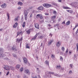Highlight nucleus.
Returning <instances> with one entry per match:
<instances>
[{"label": "nucleus", "instance_id": "47", "mask_svg": "<svg viewBox=\"0 0 78 78\" xmlns=\"http://www.w3.org/2000/svg\"><path fill=\"white\" fill-rule=\"evenodd\" d=\"M39 38L40 39H43V37L41 36L39 37Z\"/></svg>", "mask_w": 78, "mask_h": 78}, {"label": "nucleus", "instance_id": "20", "mask_svg": "<svg viewBox=\"0 0 78 78\" xmlns=\"http://www.w3.org/2000/svg\"><path fill=\"white\" fill-rule=\"evenodd\" d=\"M76 57H77L76 55V54H74L73 58L74 60H75V61H76V59H77V58H76Z\"/></svg>", "mask_w": 78, "mask_h": 78}, {"label": "nucleus", "instance_id": "16", "mask_svg": "<svg viewBox=\"0 0 78 78\" xmlns=\"http://www.w3.org/2000/svg\"><path fill=\"white\" fill-rule=\"evenodd\" d=\"M18 25V23H16L14 24L13 25V28H16L17 27V25Z\"/></svg>", "mask_w": 78, "mask_h": 78}, {"label": "nucleus", "instance_id": "63", "mask_svg": "<svg viewBox=\"0 0 78 78\" xmlns=\"http://www.w3.org/2000/svg\"><path fill=\"white\" fill-rule=\"evenodd\" d=\"M18 9H21V7H19L18 8Z\"/></svg>", "mask_w": 78, "mask_h": 78}, {"label": "nucleus", "instance_id": "9", "mask_svg": "<svg viewBox=\"0 0 78 78\" xmlns=\"http://www.w3.org/2000/svg\"><path fill=\"white\" fill-rule=\"evenodd\" d=\"M24 63H25L26 64H27V62H28V61L27 59L26 58H24L23 59Z\"/></svg>", "mask_w": 78, "mask_h": 78}, {"label": "nucleus", "instance_id": "8", "mask_svg": "<svg viewBox=\"0 0 78 78\" xmlns=\"http://www.w3.org/2000/svg\"><path fill=\"white\" fill-rule=\"evenodd\" d=\"M53 41H54V40L53 39L50 40V41L48 43V45H51L52 43V42H53Z\"/></svg>", "mask_w": 78, "mask_h": 78}, {"label": "nucleus", "instance_id": "55", "mask_svg": "<svg viewBox=\"0 0 78 78\" xmlns=\"http://www.w3.org/2000/svg\"><path fill=\"white\" fill-rule=\"evenodd\" d=\"M61 70H62V71H63V70H64V68L63 67H61Z\"/></svg>", "mask_w": 78, "mask_h": 78}, {"label": "nucleus", "instance_id": "58", "mask_svg": "<svg viewBox=\"0 0 78 78\" xmlns=\"http://www.w3.org/2000/svg\"><path fill=\"white\" fill-rule=\"evenodd\" d=\"M58 2H62V0H58Z\"/></svg>", "mask_w": 78, "mask_h": 78}, {"label": "nucleus", "instance_id": "41", "mask_svg": "<svg viewBox=\"0 0 78 78\" xmlns=\"http://www.w3.org/2000/svg\"><path fill=\"white\" fill-rule=\"evenodd\" d=\"M56 26H57V27L58 29V30H59V28L58 27V26H59V24H57L55 25V27H56Z\"/></svg>", "mask_w": 78, "mask_h": 78}, {"label": "nucleus", "instance_id": "32", "mask_svg": "<svg viewBox=\"0 0 78 78\" xmlns=\"http://www.w3.org/2000/svg\"><path fill=\"white\" fill-rule=\"evenodd\" d=\"M3 49L2 48H0V53H2L3 52Z\"/></svg>", "mask_w": 78, "mask_h": 78}, {"label": "nucleus", "instance_id": "3", "mask_svg": "<svg viewBox=\"0 0 78 78\" xmlns=\"http://www.w3.org/2000/svg\"><path fill=\"white\" fill-rule=\"evenodd\" d=\"M4 69L6 70H10V66L7 65H4Z\"/></svg>", "mask_w": 78, "mask_h": 78}, {"label": "nucleus", "instance_id": "10", "mask_svg": "<svg viewBox=\"0 0 78 78\" xmlns=\"http://www.w3.org/2000/svg\"><path fill=\"white\" fill-rule=\"evenodd\" d=\"M24 73H27L28 75H30V73L29 71V70L27 69H25L24 71Z\"/></svg>", "mask_w": 78, "mask_h": 78}, {"label": "nucleus", "instance_id": "37", "mask_svg": "<svg viewBox=\"0 0 78 78\" xmlns=\"http://www.w3.org/2000/svg\"><path fill=\"white\" fill-rule=\"evenodd\" d=\"M7 16H8V19H9V18L10 17V16H9V13H7Z\"/></svg>", "mask_w": 78, "mask_h": 78}, {"label": "nucleus", "instance_id": "45", "mask_svg": "<svg viewBox=\"0 0 78 78\" xmlns=\"http://www.w3.org/2000/svg\"><path fill=\"white\" fill-rule=\"evenodd\" d=\"M56 11L54 10V11L53 12V14H56Z\"/></svg>", "mask_w": 78, "mask_h": 78}, {"label": "nucleus", "instance_id": "22", "mask_svg": "<svg viewBox=\"0 0 78 78\" xmlns=\"http://www.w3.org/2000/svg\"><path fill=\"white\" fill-rule=\"evenodd\" d=\"M67 12H69L70 13H71V14L72 13H73V11L71 10H66Z\"/></svg>", "mask_w": 78, "mask_h": 78}, {"label": "nucleus", "instance_id": "57", "mask_svg": "<svg viewBox=\"0 0 78 78\" xmlns=\"http://www.w3.org/2000/svg\"><path fill=\"white\" fill-rule=\"evenodd\" d=\"M44 20H41V23H42L43 22H44Z\"/></svg>", "mask_w": 78, "mask_h": 78}, {"label": "nucleus", "instance_id": "44", "mask_svg": "<svg viewBox=\"0 0 78 78\" xmlns=\"http://www.w3.org/2000/svg\"><path fill=\"white\" fill-rule=\"evenodd\" d=\"M14 20L15 21H18V18H15L14 19Z\"/></svg>", "mask_w": 78, "mask_h": 78}, {"label": "nucleus", "instance_id": "6", "mask_svg": "<svg viewBox=\"0 0 78 78\" xmlns=\"http://www.w3.org/2000/svg\"><path fill=\"white\" fill-rule=\"evenodd\" d=\"M6 3H5L4 4H3L1 5V7L2 8H6Z\"/></svg>", "mask_w": 78, "mask_h": 78}, {"label": "nucleus", "instance_id": "19", "mask_svg": "<svg viewBox=\"0 0 78 78\" xmlns=\"http://www.w3.org/2000/svg\"><path fill=\"white\" fill-rule=\"evenodd\" d=\"M20 65L18 64L16 66V68L17 69H19L20 68Z\"/></svg>", "mask_w": 78, "mask_h": 78}, {"label": "nucleus", "instance_id": "13", "mask_svg": "<svg viewBox=\"0 0 78 78\" xmlns=\"http://www.w3.org/2000/svg\"><path fill=\"white\" fill-rule=\"evenodd\" d=\"M5 54H1L0 53V59H1L2 58H3V57H5Z\"/></svg>", "mask_w": 78, "mask_h": 78}, {"label": "nucleus", "instance_id": "28", "mask_svg": "<svg viewBox=\"0 0 78 78\" xmlns=\"http://www.w3.org/2000/svg\"><path fill=\"white\" fill-rule=\"evenodd\" d=\"M40 19H42V20H44V16H42V15H41L40 16Z\"/></svg>", "mask_w": 78, "mask_h": 78}, {"label": "nucleus", "instance_id": "53", "mask_svg": "<svg viewBox=\"0 0 78 78\" xmlns=\"http://www.w3.org/2000/svg\"><path fill=\"white\" fill-rule=\"evenodd\" d=\"M13 56L14 57H17V55H16L13 54Z\"/></svg>", "mask_w": 78, "mask_h": 78}, {"label": "nucleus", "instance_id": "29", "mask_svg": "<svg viewBox=\"0 0 78 78\" xmlns=\"http://www.w3.org/2000/svg\"><path fill=\"white\" fill-rule=\"evenodd\" d=\"M10 69H11L12 70H14V68L12 66H10Z\"/></svg>", "mask_w": 78, "mask_h": 78}, {"label": "nucleus", "instance_id": "34", "mask_svg": "<svg viewBox=\"0 0 78 78\" xmlns=\"http://www.w3.org/2000/svg\"><path fill=\"white\" fill-rule=\"evenodd\" d=\"M63 8L64 9H70V8L68 7H63Z\"/></svg>", "mask_w": 78, "mask_h": 78}, {"label": "nucleus", "instance_id": "11", "mask_svg": "<svg viewBox=\"0 0 78 78\" xmlns=\"http://www.w3.org/2000/svg\"><path fill=\"white\" fill-rule=\"evenodd\" d=\"M33 30V29H30L28 30H27V34H30V32H31V31Z\"/></svg>", "mask_w": 78, "mask_h": 78}, {"label": "nucleus", "instance_id": "33", "mask_svg": "<svg viewBox=\"0 0 78 78\" xmlns=\"http://www.w3.org/2000/svg\"><path fill=\"white\" fill-rule=\"evenodd\" d=\"M70 67L71 68H73V64H70L69 65Z\"/></svg>", "mask_w": 78, "mask_h": 78}, {"label": "nucleus", "instance_id": "39", "mask_svg": "<svg viewBox=\"0 0 78 78\" xmlns=\"http://www.w3.org/2000/svg\"><path fill=\"white\" fill-rule=\"evenodd\" d=\"M60 61H63V58H62V57H60Z\"/></svg>", "mask_w": 78, "mask_h": 78}, {"label": "nucleus", "instance_id": "5", "mask_svg": "<svg viewBox=\"0 0 78 78\" xmlns=\"http://www.w3.org/2000/svg\"><path fill=\"white\" fill-rule=\"evenodd\" d=\"M56 46L59 48V47L61 46V42L58 41L57 42L56 44Z\"/></svg>", "mask_w": 78, "mask_h": 78}, {"label": "nucleus", "instance_id": "52", "mask_svg": "<svg viewBox=\"0 0 78 78\" xmlns=\"http://www.w3.org/2000/svg\"><path fill=\"white\" fill-rule=\"evenodd\" d=\"M76 5V2H74L73 4V5L74 6H75V5Z\"/></svg>", "mask_w": 78, "mask_h": 78}, {"label": "nucleus", "instance_id": "21", "mask_svg": "<svg viewBox=\"0 0 78 78\" xmlns=\"http://www.w3.org/2000/svg\"><path fill=\"white\" fill-rule=\"evenodd\" d=\"M35 28H37V29H39V25H38L37 24H35Z\"/></svg>", "mask_w": 78, "mask_h": 78}, {"label": "nucleus", "instance_id": "30", "mask_svg": "<svg viewBox=\"0 0 78 78\" xmlns=\"http://www.w3.org/2000/svg\"><path fill=\"white\" fill-rule=\"evenodd\" d=\"M62 50L63 51H64V50H65V48H64V47H62V48H61Z\"/></svg>", "mask_w": 78, "mask_h": 78}, {"label": "nucleus", "instance_id": "60", "mask_svg": "<svg viewBox=\"0 0 78 78\" xmlns=\"http://www.w3.org/2000/svg\"><path fill=\"white\" fill-rule=\"evenodd\" d=\"M78 33V28L77 30H76V34H77Z\"/></svg>", "mask_w": 78, "mask_h": 78}, {"label": "nucleus", "instance_id": "62", "mask_svg": "<svg viewBox=\"0 0 78 78\" xmlns=\"http://www.w3.org/2000/svg\"><path fill=\"white\" fill-rule=\"evenodd\" d=\"M30 17H33V15L32 14H31Z\"/></svg>", "mask_w": 78, "mask_h": 78}, {"label": "nucleus", "instance_id": "48", "mask_svg": "<svg viewBox=\"0 0 78 78\" xmlns=\"http://www.w3.org/2000/svg\"><path fill=\"white\" fill-rule=\"evenodd\" d=\"M41 34V33H40V32H38L36 34V35H37V36H38L39 34Z\"/></svg>", "mask_w": 78, "mask_h": 78}, {"label": "nucleus", "instance_id": "51", "mask_svg": "<svg viewBox=\"0 0 78 78\" xmlns=\"http://www.w3.org/2000/svg\"><path fill=\"white\" fill-rule=\"evenodd\" d=\"M9 71H8L6 73V75H9Z\"/></svg>", "mask_w": 78, "mask_h": 78}, {"label": "nucleus", "instance_id": "64", "mask_svg": "<svg viewBox=\"0 0 78 78\" xmlns=\"http://www.w3.org/2000/svg\"><path fill=\"white\" fill-rule=\"evenodd\" d=\"M24 78H27V77H26V76L25 75L23 77Z\"/></svg>", "mask_w": 78, "mask_h": 78}, {"label": "nucleus", "instance_id": "56", "mask_svg": "<svg viewBox=\"0 0 78 78\" xmlns=\"http://www.w3.org/2000/svg\"><path fill=\"white\" fill-rule=\"evenodd\" d=\"M69 73H70V74L72 73V71L71 70L69 71Z\"/></svg>", "mask_w": 78, "mask_h": 78}, {"label": "nucleus", "instance_id": "40", "mask_svg": "<svg viewBox=\"0 0 78 78\" xmlns=\"http://www.w3.org/2000/svg\"><path fill=\"white\" fill-rule=\"evenodd\" d=\"M51 58L52 59H54L55 58V55H52Z\"/></svg>", "mask_w": 78, "mask_h": 78}, {"label": "nucleus", "instance_id": "15", "mask_svg": "<svg viewBox=\"0 0 78 78\" xmlns=\"http://www.w3.org/2000/svg\"><path fill=\"white\" fill-rule=\"evenodd\" d=\"M5 56H6L7 57H9L10 56V53H9L6 52L5 53Z\"/></svg>", "mask_w": 78, "mask_h": 78}, {"label": "nucleus", "instance_id": "43", "mask_svg": "<svg viewBox=\"0 0 78 78\" xmlns=\"http://www.w3.org/2000/svg\"><path fill=\"white\" fill-rule=\"evenodd\" d=\"M68 52H69V49H67L66 51V54H67V53H68Z\"/></svg>", "mask_w": 78, "mask_h": 78}, {"label": "nucleus", "instance_id": "42", "mask_svg": "<svg viewBox=\"0 0 78 78\" xmlns=\"http://www.w3.org/2000/svg\"><path fill=\"white\" fill-rule=\"evenodd\" d=\"M72 51H69V55H71V54H72Z\"/></svg>", "mask_w": 78, "mask_h": 78}, {"label": "nucleus", "instance_id": "31", "mask_svg": "<svg viewBox=\"0 0 78 78\" xmlns=\"http://www.w3.org/2000/svg\"><path fill=\"white\" fill-rule=\"evenodd\" d=\"M51 23H55V22H56V21H55V20H51Z\"/></svg>", "mask_w": 78, "mask_h": 78}, {"label": "nucleus", "instance_id": "14", "mask_svg": "<svg viewBox=\"0 0 78 78\" xmlns=\"http://www.w3.org/2000/svg\"><path fill=\"white\" fill-rule=\"evenodd\" d=\"M22 34H23V33H22V32L21 31L19 33V32H17L16 37H17L19 36V35H21L22 36Z\"/></svg>", "mask_w": 78, "mask_h": 78}, {"label": "nucleus", "instance_id": "25", "mask_svg": "<svg viewBox=\"0 0 78 78\" xmlns=\"http://www.w3.org/2000/svg\"><path fill=\"white\" fill-rule=\"evenodd\" d=\"M45 64H47V65H49V62H48V61H46L45 62Z\"/></svg>", "mask_w": 78, "mask_h": 78}, {"label": "nucleus", "instance_id": "12", "mask_svg": "<svg viewBox=\"0 0 78 78\" xmlns=\"http://www.w3.org/2000/svg\"><path fill=\"white\" fill-rule=\"evenodd\" d=\"M22 37L21 39V38L20 39L19 38L17 39L16 42H20L22 41Z\"/></svg>", "mask_w": 78, "mask_h": 78}, {"label": "nucleus", "instance_id": "38", "mask_svg": "<svg viewBox=\"0 0 78 78\" xmlns=\"http://www.w3.org/2000/svg\"><path fill=\"white\" fill-rule=\"evenodd\" d=\"M77 47V51H78V43H77L76 44Z\"/></svg>", "mask_w": 78, "mask_h": 78}, {"label": "nucleus", "instance_id": "24", "mask_svg": "<svg viewBox=\"0 0 78 78\" xmlns=\"http://www.w3.org/2000/svg\"><path fill=\"white\" fill-rule=\"evenodd\" d=\"M26 24V23H25V22H24L23 24H22V27L23 28H24L25 27V25Z\"/></svg>", "mask_w": 78, "mask_h": 78}, {"label": "nucleus", "instance_id": "2", "mask_svg": "<svg viewBox=\"0 0 78 78\" xmlns=\"http://www.w3.org/2000/svg\"><path fill=\"white\" fill-rule=\"evenodd\" d=\"M47 73H48V74H52V75H54L55 76H58V77H60V76H60V75H58V74H54V73L53 72L48 71L47 72Z\"/></svg>", "mask_w": 78, "mask_h": 78}, {"label": "nucleus", "instance_id": "7", "mask_svg": "<svg viewBox=\"0 0 78 78\" xmlns=\"http://www.w3.org/2000/svg\"><path fill=\"white\" fill-rule=\"evenodd\" d=\"M37 9L39 10H41V11H42L44 10V8L42 6H40L38 7Z\"/></svg>", "mask_w": 78, "mask_h": 78}, {"label": "nucleus", "instance_id": "4", "mask_svg": "<svg viewBox=\"0 0 78 78\" xmlns=\"http://www.w3.org/2000/svg\"><path fill=\"white\" fill-rule=\"evenodd\" d=\"M28 12H27V11H25L24 12V17L25 19L26 20H27V17L28 16Z\"/></svg>", "mask_w": 78, "mask_h": 78}, {"label": "nucleus", "instance_id": "36", "mask_svg": "<svg viewBox=\"0 0 78 78\" xmlns=\"http://www.w3.org/2000/svg\"><path fill=\"white\" fill-rule=\"evenodd\" d=\"M26 48H30V46H28V44H26Z\"/></svg>", "mask_w": 78, "mask_h": 78}, {"label": "nucleus", "instance_id": "23", "mask_svg": "<svg viewBox=\"0 0 78 78\" xmlns=\"http://www.w3.org/2000/svg\"><path fill=\"white\" fill-rule=\"evenodd\" d=\"M18 5H20V6H22V5H23V3L21 2H18Z\"/></svg>", "mask_w": 78, "mask_h": 78}, {"label": "nucleus", "instance_id": "50", "mask_svg": "<svg viewBox=\"0 0 78 78\" xmlns=\"http://www.w3.org/2000/svg\"><path fill=\"white\" fill-rule=\"evenodd\" d=\"M52 3L53 5H55V6L56 5V4L55 3Z\"/></svg>", "mask_w": 78, "mask_h": 78}, {"label": "nucleus", "instance_id": "46", "mask_svg": "<svg viewBox=\"0 0 78 78\" xmlns=\"http://www.w3.org/2000/svg\"><path fill=\"white\" fill-rule=\"evenodd\" d=\"M37 35H36L34 37V38L35 39H36V38H37Z\"/></svg>", "mask_w": 78, "mask_h": 78}, {"label": "nucleus", "instance_id": "27", "mask_svg": "<svg viewBox=\"0 0 78 78\" xmlns=\"http://www.w3.org/2000/svg\"><path fill=\"white\" fill-rule=\"evenodd\" d=\"M41 14H38L36 16V18H39V17H40Z\"/></svg>", "mask_w": 78, "mask_h": 78}, {"label": "nucleus", "instance_id": "49", "mask_svg": "<svg viewBox=\"0 0 78 78\" xmlns=\"http://www.w3.org/2000/svg\"><path fill=\"white\" fill-rule=\"evenodd\" d=\"M78 23L76 24L75 26V28H76V27H78Z\"/></svg>", "mask_w": 78, "mask_h": 78}, {"label": "nucleus", "instance_id": "17", "mask_svg": "<svg viewBox=\"0 0 78 78\" xmlns=\"http://www.w3.org/2000/svg\"><path fill=\"white\" fill-rule=\"evenodd\" d=\"M56 69H60V70L61 69V66L60 65H57V66L56 67Z\"/></svg>", "mask_w": 78, "mask_h": 78}, {"label": "nucleus", "instance_id": "18", "mask_svg": "<svg viewBox=\"0 0 78 78\" xmlns=\"http://www.w3.org/2000/svg\"><path fill=\"white\" fill-rule=\"evenodd\" d=\"M56 18V16H54L52 17L51 19H52V20H54Z\"/></svg>", "mask_w": 78, "mask_h": 78}, {"label": "nucleus", "instance_id": "54", "mask_svg": "<svg viewBox=\"0 0 78 78\" xmlns=\"http://www.w3.org/2000/svg\"><path fill=\"white\" fill-rule=\"evenodd\" d=\"M49 36H51V37L52 36V34H51V33H50V34Z\"/></svg>", "mask_w": 78, "mask_h": 78}, {"label": "nucleus", "instance_id": "1", "mask_svg": "<svg viewBox=\"0 0 78 78\" xmlns=\"http://www.w3.org/2000/svg\"><path fill=\"white\" fill-rule=\"evenodd\" d=\"M43 6L44 7H45V8H50V7H51L52 6L51 5L48 3L44 4L43 5Z\"/></svg>", "mask_w": 78, "mask_h": 78}, {"label": "nucleus", "instance_id": "26", "mask_svg": "<svg viewBox=\"0 0 78 78\" xmlns=\"http://www.w3.org/2000/svg\"><path fill=\"white\" fill-rule=\"evenodd\" d=\"M70 21H69L66 23V25H70Z\"/></svg>", "mask_w": 78, "mask_h": 78}, {"label": "nucleus", "instance_id": "35", "mask_svg": "<svg viewBox=\"0 0 78 78\" xmlns=\"http://www.w3.org/2000/svg\"><path fill=\"white\" fill-rule=\"evenodd\" d=\"M23 67H22L20 69V72H22L23 71Z\"/></svg>", "mask_w": 78, "mask_h": 78}, {"label": "nucleus", "instance_id": "61", "mask_svg": "<svg viewBox=\"0 0 78 78\" xmlns=\"http://www.w3.org/2000/svg\"><path fill=\"white\" fill-rule=\"evenodd\" d=\"M49 15L48 13H45V15L46 16H48Z\"/></svg>", "mask_w": 78, "mask_h": 78}, {"label": "nucleus", "instance_id": "59", "mask_svg": "<svg viewBox=\"0 0 78 78\" xmlns=\"http://www.w3.org/2000/svg\"><path fill=\"white\" fill-rule=\"evenodd\" d=\"M35 39L34 38H33L32 39V41H35Z\"/></svg>", "mask_w": 78, "mask_h": 78}]
</instances>
